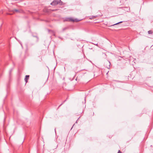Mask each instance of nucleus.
<instances>
[{"label":"nucleus","mask_w":153,"mask_h":153,"mask_svg":"<svg viewBox=\"0 0 153 153\" xmlns=\"http://www.w3.org/2000/svg\"><path fill=\"white\" fill-rule=\"evenodd\" d=\"M80 20H79L77 19H73L72 18H67L65 19V21L69 22H78Z\"/></svg>","instance_id":"1"},{"label":"nucleus","mask_w":153,"mask_h":153,"mask_svg":"<svg viewBox=\"0 0 153 153\" xmlns=\"http://www.w3.org/2000/svg\"><path fill=\"white\" fill-rule=\"evenodd\" d=\"M59 4V1L58 0H54L53 1L51 4L53 5H56Z\"/></svg>","instance_id":"2"},{"label":"nucleus","mask_w":153,"mask_h":153,"mask_svg":"<svg viewBox=\"0 0 153 153\" xmlns=\"http://www.w3.org/2000/svg\"><path fill=\"white\" fill-rule=\"evenodd\" d=\"M29 75H26L25 76V81L26 83H27V80L29 79Z\"/></svg>","instance_id":"3"},{"label":"nucleus","mask_w":153,"mask_h":153,"mask_svg":"<svg viewBox=\"0 0 153 153\" xmlns=\"http://www.w3.org/2000/svg\"><path fill=\"white\" fill-rule=\"evenodd\" d=\"M21 10H18L16 9H15L13 10V12L14 13L15 12H17V13H20Z\"/></svg>","instance_id":"4"},{"label":"nucleus","mask_w":153,"mask_h":153,"mask_svg":"<svg viewBox=\"0 0 153 153\" xmlns=\"http://www.w3.org/2000/svg\"><path fill=\"white\" fill-rule=\"evenodd\" d=\"M59 1V4L60 5H62L63 2L61 0H58Z\"/></svg>","instance_id":"5"},{"label":"nucleus","mask_w":153,"mask_h":153,"mask_svg":"<svg viewBox=\"0 0 153 153\" xmlns=\"http://www.w3.org/2000/svg\"><path fill=\"white\" fill-rule=\"evenodd\" d=\"M148 32L149 34H152V33L153 31L152 30H149L148 31Z\"/></svg>","instance_id":"6"},{"label":"nucleus","mask_w":153,"mask_h":153,"mask_svg":"<svg viewBox=\"0 0 153 153\" xmlns=\"http://www.w3.org/2000/svg\"><path fill=\"white\" fill-rule=\"evenodd\" d=\"M123 22V21L120 22H118V23H116V24H114L113 25V26H114V25H117V24H119V23H122V22Z\"/></svg>","instance_id":"7"},{"label":"nucleus","mask_w":153,"mask_h":153,"mask_svg":"<svg viewBox=\"0 0 153 153\" xmlns=\"http://www.w3.org/2000/svg\"><path fill=\"white\" fill-rule=\"evenodd\" d=\"M66 101V100H64L63 102L59 106V108L61 105H62Z\"/></svg>","instance_id":"8"},{"label":"nucleus","mask_w":153,"mask_h":153,"mask_svg":"<svg viewBox=\"0 0 153 153\" xmlns=\"http://www.w3.org/2000/svg\"><path fill=\"white\" fill-rule=\"evenodd\" d=\"M34 37H36L37 38V41H38L39 38L37 36H33Z\"/></svg>","instance_id":"9"},{"label":"nucleus","mask_w":153,"mask_h":153,"mask_svg":"<svg viewBox=\"0 0 153 153\" xmlns=\"http://www.w3.org/2000/svg\"><path fill=\"white\" fill-rule=\"evenodd\" d=\"M67 29V27H65V28H64L63 29H62V30L63 31H64V30H66V29Z\"/></svg>","instance_id":"10"},{"label":"nucleus","mask_w":153,"mask_h":153,"mask_svg":"<svg viewBox=\"0 0 153 153\" xmlns=\"http://www.w3.org/2000/svg\"><path fill=\"white\" fill-rule=\"evenodd\" d=\"M52 10L53 11H56L57 10V9H56Z\"/></svg>","instance_id":"11"},{"label":"nucleus","mask_w":153,"mask_h":153,"mask_svg":"<svg viewBox=\"0 0 153 153\" xmlns=\"http://www.w3.org/2000/svg\"><path fill=\"white\" fill-rule=\"evenodd\" d=\"M121 153V152L120 150H119L118 152V153Z\"/></svg>","instance_id":"12"},{"label":"nucleus","mask_w":153,"mask_h":153,"mask_svg":"<svg viewBox=\"0 0 153 153\" xmlns=\"http://www.w3.org/2000/svg\"><path fill=\"white\" fill-rule=\"evenodd\" d=\"M94 45H95L97 46H98V44H94Z\"/></svg>","instance_id":"13"},{"label":"nucleus","mask_w":153,"mask_h":153,"mask_svg":"<svg viewBox=\"0 0 153 153\" xmlns=\"http://www.w3.org/2000/svg\"><path fill=\"white\" fill-rule=\"evenodd\" d=\"M11 71H12V70H10V72H9V73L10 74L11 72Z\"/></svg>","instance_id":"14"},{"label":"nucleus","mask_w":153,"mask_h":153,"mask_svg":"<svg viewBox=\"0 0 153 153\" xmlns=\"http://www.w3.org/2000/svg\"><path fill=\"white\" fill-rule=\"evenodd\" d=\"M97 16H94V17L95 18H96L97 17Z\"/></svg>","instance_id":"15"},{"label":"nucleus","mask_w":153,"mask_h":153,"mask_svg":"<svg viewBox=\"0 0 153 153\" xmlns=\"http://www.w3.org/2000/svg\"><path fill=\"white\" fill-rule=\"evenodd\" d=\"M108 62L109 63V65H110V62Z\"/></svg>","instance_id":"16"},{"label":"nucleus","mask_w":153,"mask_h":153,"mask_svg":"<svg viewBox=\"0 0 153 153\" xmlns=\"http://www.w3.org/2000/svg\"><path fill=\"white\" fill-rule=\"evenodd\" d=\"M56 128H55V129H54V130H55V133H56Z\"/></svg>","instance_id":"17"},{"label":"nucleus","mask_w":153,"mask_h":153,"mask_svg":"<svg viewBox=\"0 0 153 153\" xmlns=\"http://www.w3.org/2000/svg\"><path fill=\"white\" fill-rule=\"evenodd\" d=\"M77 120L76 121V123H77Z\"/></svg>","instance_id":"18"},{"label":"nucleus","mask_w":153,"mask_h":153,"mask_svg":"<svg viewBox=\"0 0 153 153\" xmlns=\"http://www.w3.org/2000/svg\"><path fill=\"white\" fill-rule=\"evenodd\" d=\"M59 38H60V39H61V38L59 37Z\"/></svg>","instance_id":"19"}]
</instances>
